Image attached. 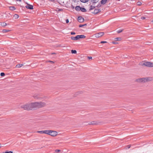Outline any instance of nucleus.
Wrapping results in <instances>:
<instances>
[{"label": "nucleus", "instance_id": "obj_1", "mask_svg": "<svg viewBox=\"0 0 153 153\" xmlns=\"http://www.w3.org/2000/svg\"><path fill=\"white\" fill-rule=\"evenodd\" d=\"M46 103L42 102H35L27 103L21 106V108L26 110H30L33 108H40L45 106Z\"/></svg>", "mask_w": 153, "mask_h": 153}, {"label": "nucleus", "instance_id": "obj_2", "mask_svg": "<svg viewBox=\"0 0 153 153\" xmlns=\"http://www.w3.org/2000/svg\"><path fill=\"white\" fill-rule=\"evenodd\" d=\"M152 80V78L150 77H146L138 79L137 81L139 82H146L148 81H150Z\"/></svg>", "mask_w": 153, "mask_h": 153}, {"label": "nucleus", "instance_id": "obj_3", "mask_svg": "<svg viewBox=\"0 0 153 153\" xmlns=\"http://www.w3.org/2000/svg\"><path fill=\"white\" fill-rule=\"evenodd\" d=\"M141 65L142 66H146L148 67H153V63L147 62H145L143 63H142Z\"/></svg>", "mask_w": 153, "mask_h": 153}, {"label": "nucleus", "instance_id": "obj_4", "mask_svg": "<svg viewBox=\"0 0 153 153\" xmlns=\"http://www.w3.org/2000/svg\"><path fill=\"white\" fill-rule=\"evenodd\" d=\"M50 131L49 135L52 136L54 137L57 134V132L55 131L50 130Z\"/></svg>", "mask_w": 153, "mask_h": 153}, {"label": "nucleus", "instance_id": "obj_5", "mask_svg": "<svg viewBox=\"0 0 153 153\" xmlns=\"http://www.w3.org/2000/svg\"><path fill=\"white\" fill-rule=\"evenodd\" d=\"M104 35V33L102 32H100L94 34L95 37L97 38L100 37Z\"/></svg>", "mask_w": 153, "mask_h": 153}, {"label": "nucleus", "instance_id": "obj_6", "mask_svg": "<svg viewBox=\"0 0 153 153\" xmlns=\"http://www.w3.org/2000/svg\"><path fill=\"white\" fill-rule=\"evenodd\" d=\"M27 4V5L25 6L26 8L31 10L33 9V6L32 5L29 4Z\"/></svg>", "mask_w": 153, "mask_h": 153}, {"label": "nucleus", "instance_id": "obj_7", "mask_svg": "<svg viewBox=\"0 0 153 153\" xmlns=\"http://www.w3.org/2000/svg\"><path fill=\"white\" fill-rule=\"evenodd\" d=\"M78 21L79 22H82L84 21V19L82 17L79 16L78 18Z\"/></svg>", "mask_w": 153, "mask_h": 153}, {"label": "nucleus", "instance_id": "obj_8", "mask_svg": "<svg viewBox=\"0 0 153 153\" xmlns=\"http://www.w3.org/2000/svg\"><path fill=\"white\" fill-rule=\"evenodd\" d=\"M71 39L73 40H78L77 35L75 37L72 36L71 37Z\"/></svg>", "mask_w": 153, "mask_h": 153}, {"label": "nucleus", "instance_id": "obj_9", "mask_svg": "<svg viewBox=\"0 0 153 153\" xmlns=\"http://www.w3.org/2000/svg\"><path fill=\"white\" fill-rule=\"evenodd\" d=\"M77 36L78 39L80 38H85L86 37V36L85 35H77Z\"/></svg>", "mask_w": 153, "mask_h": 153}, {"label": "nucleus", "instance_id": "obj_10", "mask_svg": "<svg viewBox=\"0 0 153 153\" xmlns=\"http://www.w3.org/2000/svg\"><path fill=\"white\" fill-rule=\"evenodd\" d=\"M50 130H44V133L49 135Z\"/></svg>", "mask_w": 153, "mask_h": 153}, {"label": "nucleus", "instance_id": "obj_11", "mask_svg": "<svg viewBox=\"0 0 153 153\" xmlns=\"http://www.w3.org/2000/svg\"><path fill=\"white\" fill-rule=\"evenodd\" d=\"M75 9L78 11H80L81 9V7L79 6H76L75 8Z\"/></svg>", "mask_w": 153, "mask_h": 153}, {"label": "nucleus", "instance_id": "obj_12", "mask_svg": "<svg viewBox=\"0 0 153 153\" xmlns=\"http://www.w3.org/2000/svg\"><path fill=\"white\" fill-rule=\"evenodd\" d=\"M33 97L34 98L36 99H39L41 98V97H39V95L38 94L36 95H34Z\"/></svg>", "mask_w": 153, "mask_h": 153}, {"label": "nucleus", "instance_id": "obj_13", "mask_svg": "<svg viewBox=\"0 0 153 153\" xmlns=\"http://www.w3.org/2000/svg\"><path fill=\"white\" fill-rule=\"evenodd\" d=\"M23 65V64H18L16 65V68H19Z\"/></svg>", "mask_w": 153, "mask_h": 153}, {"label": "nucleus", "instance_id": "obj_14", "mask_svg": "<svg viewBox=\"0 0 153 153\" xmlns=\"http://www.w3.org/2000/svg\"><path fill=\"white\" fill-rule=\"evenodd\" d=\"M107 0H102L101 1V4H105Z\"/></svg>", "mask_w": 153, "mask_h": 153}, {"label": "nucleus", "instance_id": "obj_15", "mask_svg": "<svg viewBox=\"0 0 153 153\" xmlns=\"http://www.w3.org/2000/svg\"><path fill=\"white\" fill-rule=\"evenodd\" d=\"M80 10L83 12H85L86 11V9L84 8L83 7H81V9Z\"/></svg>", "mask_w": 153, "mask_h": 153}, {"label": "nucleus", "instance_id": "obj_16", "mask_svg": "<svg viewBox=\"0 0 153 153\" xmlns=\"http://www.w3.org/2000/svg\"><path fill=\"white\" fill-rule=\"evenodd\" d=\"M121 38L119 37L115 38L114 39V40L115 41H120L121 40Z\"/></svg>", "mask_w": 153, "mask_h": 153}, {"label": "nucleus", "instance_id": "obj_17", "mask_svg": "<svg viewBox=\"0 0 153 153\" xmlns=\"http://www.w3.org/2000/svg\"><path fill=\"white\" fill-rule=\"evenodd\" d=\"M36 132H37L38 133H40L41 134H44V130L37 131H36Z\"/></svg>", "mask_w": 153, "mask_h": 153}, {"label": "nucleus", "instance_id": "obj_18", "mask_svg": "<svg viewBox=\"0 0 153 153\" xmlns=\"http://www.w3.org/2000/svg\"><path fill=\"white\" fill-rule=\"evenodd\" d=\"M1 26H3V27H4V26H6L7 25V24L5 22H3V23H1Z\"/></svg>", "mask_w": 153, "mask_h": 153}, {"label": "nucleus", "instance_id": "obj_19", "mask_svg": "<svg viewBox=\"0 0 153 153\" xmlns=\"http://www.w3.org/2000/svg\"><path fill=\"white\" fill-rule=\"evenodd\" d=\"M14 17L15 19H17L19 18V16L18 14H15L14 15Z\"/></svg>", "mask_w": 153, "mask_h": 153}, {"label": "nucleus", "instance_id": "obj_20", "mask_svg": "<svg viewBox=\"0 0 153 153\" xmlns=\"http://www.w3.org/2000/svg\"><path fill=\"white\" fill-rule=\"evenodd\" d=\"M10 31V30H6V29H4L2 30V32L3 33H6L7 32H9Z\"/></svg>", "mask_w": 153, "mask_h": 153}, {"label": "nucleus", "instance_id": "obj_21", "mask_svg": "<svg viewBox=\"0 0 153 153\" xmlns=\"http://www.w3.org/2000/svg\"><path fill=\"white\" fill-rule=\"evenodd\" d=\"M89 125H94L96 124V123L94 121L88 124Z\"/></svg>", "mask_w": 153, "mask_h": 153}, {"label": "nucleus", "instance_id": "obj_22", "mask_svg": "<svg viewBox=\"0 0 153 153\" xmlns=\"http://www.w3.org/2000/svg\"><path fill=\"white\" fill-rule=\"evenodd\" d=\"M71 52L72 53H76V50H71Z\"/></svg>", "mask_w": 153, "mask_h": 153}, {"label": "nucleus", "instance_id": "obj_23", "mask_svg": "<svg viewBox=\"0 0 153 153\" xmlns=\"http://www.w3.org/2000/svg\"><path fill=\"white\" fill-rule=\"evenodd\" d=\"M10 9L11 10H14L15 9V7L13 6L10 7Z\"/></svg>", "mask_w": 153, "mask_h": 153}, {"label": "nucleus", "instance_id": "obj_24", "mask_svg": "<svg viewBox=\"0 0 153 153\" xmlns=\"http://www.w3.org/2000/svg\"><path fill=\"white\" fill-rule=\"evenodd\" d=\"M99 0H91V1L93 3H96Z\"/></svg>", "mask_w": 153, "mask_h": 153}, {"label": "nucleus", "instance_id": "obj_25", "mask_svg": "<svg viewBox=\"0 0 153 153\" xmlns=\"http://www.w3.org/2000/svg\"><path fill=\"white\" fill-rule=\"evenodd\" d=\"M100 11V10L98 9H96L94 10L95 13H97Z\"/></svg>", "mask_w": 153, "mask_h": 153}, {"label": "nucleus", "instance_id": "obj_26", "mask_svg": "<svg viewBox=\"0 0 153 153\" xmlns=\"http://www.w3.org/2000/svg\"><path fill=\"white\" fill-rule=\"evenodd\" d=\"M82 2L85 3L88 1V0H80Z\"/></svg>", "mask_w": 153, "mask_h": 153}, {"label": "nucleus", "instance_id": "obj_27", "mask_svg": "<svg viewBox=\"0 0 153 153\" xmlns=\"http://www.w3.org/2000/svg\"><path fill=\"white\" fill-rule=\"evenodd\" d=\"M123 31V29H120V30H117V32L118 33H120L122 32Z\"/></svg>", "mask_w": 153, "mask_h": 153}, {"label": "nucleus", "instance_id": "obj_28", "mask_svg": "<svg viewBox=\"0 0 153 153\" xmlns=\"http://www.w3.org/2000/svg\"><path fill=\"white\" fill-rule=\"evenodd\" d=\"M55 152L56 153H58L61 152V150L59 149H56L55 150Z\"/></svg>", "mask_w": 153, "mask_h": 153}, {"label": "nucleus", "instance_id": "obj_29", "mask_svg": "<svg viewBox=\"0 0 153 153\" xmlns=\"http://www.w3.org/2000/svg\"><path fill=\"white\" fill-rule=\"evenodd\" d=\"M2 153H13V152L12 151H9V152H3Z\"/></svg>", "mask_w": 153, "mask_h": 153}, {"label": "nucleus", "instance_id": "obj_30", "mask_svg": "<svg viewBox=\"0 0 153 153\" xmlns=\"http://www.w3.org/2000/svg\"><path fill=\"white\" fill-rule=\"evenodd\" d=\"M130 147H131L130 145H128L126 147V149H128Z\"/></svg>", "mask_w": 153, "mask_h": 153}, {"label": "nucleus", "instance_id": "obj_31", "mask_svg": "<svg viewBox=\"0 0 153 153\" xmlns=\"http://www.w3.org/2000/svg\"><path fill=\"white\" fill-rule=\"evenodd\" d=\"M0 75L1 76H4L5 75V74L4 73H1L0 74Z\"/></svg>", "mask_w": 153, "mask_h": 153}, {"label": "nucleus", "instance_id": "obj_32", "mask_svg": "<svg viewBox=\"0 0 153 153\" xmlns=\"http://www.w3.org/2000/svg\"><path fill=\"white\" fill-rule=\"evenodd\" d=\"M85 25H86V24H85V25H79V27H82L84 26H85Z\"/></svg>", "mask_w": 153, "mask_h": 153}, {"label": "nucleus", "instance_id": "obj_33", "mask_svg": "<svg viewBox=\"0 0 153 153\" xmlns=\"http://www.w3.org/2000/svg\"><path fill=\"white\" fill-rule=\"evenodd\" d=\"M107 43V42L106 41H101L100 42V43L102 44V43Z\"/></svg>", "mask_w": 153, "mask_h": 153}, {"label": "nucleus", "instance_id": "obj_34", "mask_svg": "<svg viewBox=\"0 0 153 153\" xmlns=\"http://www.w3.org/2000/svg\"><path fill=\"white\" fill-rule=\"evenodd\" d=\"M71 35H74L75 34V33L74 32H71Z\"/></svg>", "mask_w": 153, "mask_h": 153}, {"label": "nucleus", "instance_id": "obj_35", "mask_svg": "<svg viewBox=\"0 0 153 153\" xmlns=\"http://www.w3.org/2000/svg\"><path fill=\"white\" fill-rule=\"evenodd\" d=\"M141 19H145V17H144L142 16L141 17Z\"/></svg>", "mask_w": 153, "mask_h": 153}, {"label": "nucleus", "instance_id": "obj_36", "mask_svg": "<svg viewBox=\"0 0 153 153\" xmlns=\"http://www.w3.org/2000/svg\"><path fill=\"white\" fill-rule=\"evenodd\" d=\"M66 22L67 23H68L69 22V20L68 19H67L66 20Z\"/></svg>", "mask_w": 153, "mask_h": 153}, {"label": "nucleus", "instance_id": "obj_37", "mask_svg": "<svg viewBox=\"0 0 153 153\" xmlns=\"http://www.w3.org/2000/svg\"><path fill=\"white\" fill-rule=\"evenodd\" d=\"M88 58L90 59H92V57H88Z\"/></svg>", "mask_w": 153, "mask_h": 153}, {"label": "nucleus", "instance_id": "obj_38", "mask_svg": "<svg viewBox=\"0 0 153 153\" xmlns=\"http://www.w3.org/2000/svg\"><path fill=\"white\" fill-rule=\"evenodd\" d=\"M49 62H51V63H54V62H53V61H50Z\"/></svg>", "mask_w": 153, "mask_h": 153}, {"label": "nucleus", "instance_id": "obj_39", "mask_svg": "<svg viewBox=\"0 0 153 153\" xmlns=\"http://www.w3.org/2000/svg\"><path fill=\"white\" fill-rule=\"evenodd\" d=\"M138 3H139V4H138V5H140V4H141V3L140 2H138Z\"/></svg>", "mask_w": 153, "mask_h": 153}, {"label": "nucleus", "instance_id": "obj_40", "mask_svg": "<svg viewBox=\"0 0 153 153\" xmlns=\"http://www.w3.org/2000/svg\"><path fill=\"white\" fill-rule=\"evenodd\" d=\"M100 6H101V5H98L97 6V7H100Z\"/></svg>", "mask_w": 153, "mask_h": 153}, {"label": "nucleus", "instance_id": "obj_41", "mask_svg": "<svg viewBox=\"0 0 153 153\" xmlns=\"http://www.w3.org/2000/svg\"><path fill=\"white\" fill-rule=\"evenodd\" d=\"M16 1H21V0H16Z\"/></svg>", "mask_w": 153, "mask_h": 153}, {"label": "nucleus", "instance_id": "obj_42", "mask_svg": "<svg viewBox=\"0 0 153 153\" xmlns=\"http://www.w3.org/2000/svg\"><path fill=\"white\" fill-rule=\"evenodd\" d=\"M1 144H0V148L1 147Z\"/></svg>", "mask_w": 153, "mask_h": 153}]
</instances>
